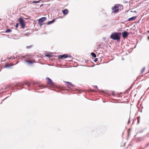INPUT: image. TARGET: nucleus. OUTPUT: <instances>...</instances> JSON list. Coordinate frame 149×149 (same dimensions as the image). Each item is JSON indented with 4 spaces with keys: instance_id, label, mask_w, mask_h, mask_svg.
<instances>
[{
    "instance_id": "nucleus-37",
    "label": "nucleus",
    "mask_w": 149,
    "mask_h": 149,
    "mask_svg": "<svg viewBox=\"0 0 149 149\" xmlns=\"http://www.w3.org/2000/svg\"><path fill=\"white\" fill-rule=\"evenodd\" d=\"M15 58H13V59H15Z\"/></svg>"
},
{
    "instance_id": "nucleus-9",
    "label": "nucleus",
    "mask_w": 149,
    "mask_h": 149,
    "mask_svg": "<svg viewBox=\"0 0 149 149\" xmlns=\"http://www.w3.org/2000/svg\"><path fill=\"white\" fill-rule=\"evenodd\" d=\"M136 16H133L131 18H129L127 20V21H130L133 20H134V19H136Z\"/></svg>"
},
{
    "instance_id": "nucleus-13",
    "label": "nucleus",
    "mask_w": 149,
    "mask_h": 149,
    "mask_svg": "<svg viewBox=\"0 0 149 149\" xmlns=\"http://www.w3.org/2000/svg\"><path fill=\"white\" fill-rule=\"evenodd\" d=\"M66 83L68 84V85L69 86H73V85L71 83L69 82H65Z\"/></svg>"
},
{
    "instance_id": "nucleus-17",
    "label": "nucleus",
    "mask_w": 149,
    "mask_h": 149,
    "mask_svg": "<svg viewBox=\"0 0 149 149\" xmlns=\"http://www.w3.org/2000/svg\"><path fill=\"white\" fill-rule=\"evenodd\" d=\"M6 66L4 67V68H9V66H8V63H6Z\"/></svg>"
},
{
    "instance_id": "nucleus-5",
    "label": "nucleus",
    "mask_w": 149,
    "mask_h": 149,
    "mask_svg": "<svg viewBox=\"0 0 149 149\" xmlns=\"http://www.w3.org/2000/svg\"><path fill=\"white\" fill-rule=\"evenodd\" d=\"M58 57L60 58H65L67 57H71V56L66 54H63V55H59L58 56Z\"/></svg>"
},
{
    "instance_id": "nucleus-7",
    "label": "nucleus",
    "mask_w": 149,
    "mask_h": 149,
    "mask_svg": "<svg viewBox=\"0 0 149 149\" xmlns=\"http://www.w3.org/2000/svg\"><path fill=\"white\" fill-rule=\"evenodd\" d=\"M46 79L47 80V81L48 83L49 84H53V82L51 79H50L49 77H47L46 78Z\"/></svg>"
},
{
    "instance_id": "nucleus-29",
    "label": "nucleus",
    "mask_w": 149,
    "mask_h": 149,
    "mask_svg": "<svg viewBox=\"0 0 149 149\" xmlns=\"http://www.w3.org/2000/svg\"><path fill=\"white\" fill-rule=\"evenodd\" d=\"M147 33H149V31H147Z\"/></svg>"
},
{
    "instance_id": "nucleus-26",
    "label": "nucleus",
    "mask_w": 149,
    "mask_h": 149,
    "mask_svg": "<svg viewBox=\"0 0 149 149\" xmlns=\"http://www.w3.org/2000/svg\"><path fill=\"white\" fill-rule=\"evenodd\" d=\"M119 8H120V9H122V7H121L120 6H119Z\"/></svg>"
},
{
    "instance_id": "nucleus-15",
    "label": "nucleus",
    "mask_w": 149,
    "mask_h": 149,
    "mask_svg": "<svg viewBox=\"0 0 149 149\" xmlns=\"http://www.w3.org/2000/svg\"><path fill=\"white\" fill-rule=\"evenodd\" d=\"M40 0H39L37 1H33L32 2V3H38L40 2Z\"/></svg>"
},
{
    "instance_id": "nucleus-10",
    "label": "nucleus",
    "mask_w": 149,
    "mask_h": 149,
    "mask_svg": "<svg viewBox=\"0 0 149 149\" xmlns=\"http://www.w3.org/2000/svg\"><path fill=\"white\" fill-rule=\"evenodd\" d=\"M55 20V19H54L53 20H52L51 21L47 23V25H49L50 24H51L53 23Z\"/></svg>"
},
{
    "instance_id": "nucleus-1",
    "label": "nucleus",
    "mask_w": 149,
    "mask_h": 149,
    "mask_svg": "<svg viewBox=\"0 0 149 149\" xmlns=\"http://www.w3.org/2000/svg\"><path fill=\"white\" fill-rule=\"evenodd\" d=\"M121 35V33H114L111 34L110 36L111 38L113 40H119L120 39V36Z\"/></svg>"
},
{
    "instance_id": "nucleus-34",
    "label": "nucleus",
    "mask_w": 149,
    "mask_h": 149,
    "mask_svg": "<svg viewBox=\"0 0 149 149\" xmlns=\"http://www.w3.org/2000/svg\"><path fill=\"white\" fill-rule=\"evenodd\" d=\"M6 98H7V97H6V98H5L4 99H6Z\"/></svg>"
},
{
    "instance_id": "nucleus-4",
    "label": "nucleus",
    "mask_w": 149,
    "mask_h": 149,
    "mask_svg": "<svg viewBox=\"0 0 149 149\" xmlns=\"http://www.w3.org/2000/svg\"><path fill=\"white\" fill-rule=\"evenodd\" d=\"M46 17H42L39 19L38 24L41 26L42 24V23L44 22L46 19Z\"/></svg>"
},
{
    "instance_id": "nucleus-2",
    "label": "nucleus",
    "mask_w": 149,
    "mask_h": 149,
    "mask_svg": "<svg viewBox=\"0 0 149 149\" xmlns=\"http://www.w3.org/2000/svg\"><path fill=\"white\" fill-rule=\"evenodd\" d=\"M119 6H120L122 7V8H123V6H122L118 4L116 5L113 8V13H116L118 11Z\"/></svg>"
},
{
    "instance_id": "nucleus-31",
    "label": "nucleus",
    "mask_w": 149,
    "mask_h": 149,
    "mask_svg": "<svg viewBox=\"0 0 149 149\" xmlns=\"http://www.w3.org/2000/svg\"><path fill=\"white\" fill-rule=\"evenodd\" d=\"M130 122V121L129 120L128 122V124H129Z\"/></svg>"
},
{
    "instance_id": "nucleus-18",
    "label": "nucleus",
    "mask_w": 149,
    "mask_h": 149,
    "mask_svg": "<svg viewBox=\"0 0 149 149\" xmlns=\"http://www.w3.org/2000/svg\"><path fill=\"white\" fill-rule=\"evenodd\" d=\"M45 56H46V57H49L50 56V55L49 54H46L45 55Z\"/></svg>"
},
{
    "instance_id": "nucleus-32",
    "label": "nucleus",
    "mask_w": 149,
    "mask_h": 149,
    "mask_svg": "<svg viewBox=\"0 0 149 149\" xmlns=\"http://www.w3.org/2000/svg\"><path fill=\"white\" fill-rule=\"evenodd\" d=\"M122 59L123 60V59H124L123 58H122Z\"/></svg>"
},
{
    "instance_id": "nucleus-22",
    "label": "nucleus",
    "mask_w": 149,
    "mask_h": 149,
    "mask_svg": "<svg viewBox=\"0 0 149 149\" xmlns=\"http://www.w3.org/2000/svg\"><path fill=\"white\" fill-rule=\"evenodd\" d=\"M139 118H140V117H139L138 118V123H139Z\"/></svg>"
},
{
    "instance_id": "nucleus-27",
    "label": "nucleus",
    "mask_w": 149,
    "mask_h": 149,
    "mask_svg": "<svg viewBox=\"0 0 149 149\" xmlns=\"http://www.w3.org/2000/svg\"><path fill=\"white\" fill-rule=\"evenodd\" d=\"M26 36H27L28 34L27 33H25L24 34Z\"/></svg>"
},
{
    "instance_id": "nucleus-36",
    "label": "nucleus",
    "mask_w": 149,
    "mask_h": 149,
    "mask_svg": "<svg viewBox=\"0 0 149 149\" xmlns=\"http://www.w3.org/2000/svg\"><path fill=\"white\" fill-rule=\"evenodd\" d=\"M92 91H94V90H92Z\"/></svg>"
},
{
    "instance_id": "nucleus-24",
    "label": "nucleus",
    "mask_w": 149,
    "mask_h": 149,
    "mask_svg": "<svg viewBox=\"0 0 149 149\" xmlns=\"http://www.w3.org/2000/svg\"><path fill=\"white\" fill-rule=\"evenodd\" d=\"M12 58L11 57H9L8 58V59L9 60H10V59H11Z\"/></svg>"
},
{
    "instance_id": "nucleus-38",
    "label": "nucleus",
    "mask_w": 149,
    "mask_h": 149,
    "mask_svg": "<svg viewBox=\"0 0 149 149\" xmlns=\"http://www.w3.org/2000/svg\"><path fill=\"white\" fill-rule=\"evenodd\" d=\"M148 145H149V144H148L147 145V146H148Z\"/></svg>"
},
{
    "instance_id": "nucleus-20",
    "label": "nucleus",
    "mask_w": 149,
    "mask_h": 149,
    "mask_svg": "<svg viewBox=\"0 0 149 149\" xmlns=\"http://www.w3.org/2000/svg\"><path fill=\"white\" fill-rule=\"evenodd\" d=\"M97 61V58H95L94 61L95 62H96Z\"/></svg>"
},
{
    "instance_id": "nucleus-14",
    "label": "nucleus",
    "mask_w": 149,
    "mask_h": 149,
    "mask_svg": "<svg viewBox=\"0 0 149 149\" xmlns=\"http://www.w3.org/2000/svg\"><path fill=\"white\" fill-rule=\"evenodd\" d=\"M11 31H12V30H11V29H8L6 31V32L9 33V32H11Z\"/></svg>"
},
{
    "instance_id": "nucleus-3",
    "label": "nucleus",
    "mask_w": 149,
    "mask_h": 149,
    "mask_svg": "<svg viewBox=\"0 0 149 149\" xmlns=\"http://www.w3.org/2000/svg\"><path fill=\"white\" fill-rule=\"evenodd\" d=\"M18 20L19 23L22 26V28H24L25 26V25L23 19L22 17H20Z\"/></svg>"
},
{
    "instance_id": "nucleus-12",
    "label": "nucleus",
    "mask_w": 149,
    "mask_h": 149,
    "mask_svg": "<svg viewBox=\"0 0 149 149\" xmlns=\"http://www.w3.org/2000/svg\"><path fill=\"white\" fill-rule=\"evenodd\" d=\"M91 56L95 58L96 57V54L94 52H92L91 53Z\"/></svg>"
},
{
    "instance_id": "nucleus-25",
    "label": "nucleus",
    "mask_w": 149,
    "mask_h": 149,
    "mask_svg": "<svg viewBox=\"0 0 149 149\" xmlns=\"http://www.w3.org/2000/svg\"><path fill=\"white\" fill-rule=\"evenodd\" d=\"M26 85H27V86L28 87H29V84H26Z\"/></svg>"
},
{
    "instance_id": "nucleus-30",
    "label": "nucleus",
    "mask_w": 149,
    "mask_h": 149,
    "mask_svg": "<svg viewBox=\"0 0 149 149\" xmlns=\"http://www.w3.org/2000/svg\"><path fill=\"white\" fill-rule=\"evenodd\" d=\"M148 39L149 40V36L148 37Z\"/></svg>"
},
{
    "instance_id": "nucleus-35",
    "label": "nucleus",
    "mask_w": 149,
    "mask_h": 149,
    "mask_svg": "<svg viewBox=\"0 0 149 149\" xmlns=\"http://www.w3.org/2000/svg\"><path fill=\"white\" fill-rule=\"evenodd\" d=\"M6 98H7V97H6V98H5L4 99H6Z\"/></svg>"
},
{
    "instance_id": "nucleus-16",
    "label": "nucleus",
    "mask_w": 149,
    "mask_h": 149,
    "mask_svg": "<svg viewBox=\"0 0 149 149\" xmlns=\"http://www.w3.org/2000/svg\"><path fill=\"white\" fill-rule=\"evenodd\" d=\"M145 67L143 68V69H142V70H141V73H142L145 70Z\"/></svg>"
},
{
    "instance_id": "nucleus-11",
    "label": "nucleus",
    "mask_w": 149,
    "mask_h": 149,
    "mask_svg": "<svg viewBox=\"0 0 149 149\" xmlns=\"http://www.w3.org/2000/svg\"><path fill=\"white\" fill-rule=\"evenodd\" d=\"M25 62L28 63H29L30 65L33 63V62L31 61H28V60L25 61Z\"/></svg>"
},
{
    "instance_id": "nucleus-33",
    "label": "nucleus",
    "mask_w": 149,
    "mask_h": 149,
    "mask_svg": "<svg viewBox=\"0 0 149 149\" xmlns=\"http://www.w3.org/2000/svg\"><path fill=\"white\" fill-rule=\"evenodd\" d=\"M6 98H7V97H6V98H5L4 99H6Z\"/></svg>"
},
{
    "instance_id": "nucleus-28",
    "label": "nucleus",
    "mask_w": 149,
    "mask_h": 149,
    "mask_svg": "<svg viewBox=\"0 0 149 149\" xmlns=\"http://www.w3.org/2000/svg\"><path fill=\"white\" fill-rule=\"evenodd\" d=\"M43 4H42L40 6V7H41V6H43Z\"/></svg>"
},
{
    "instance_id": "nucleus-19",
    "label": "nucleus",
    "mask_w": 149,
    "mask_h": 149,
    "mask_svg": "<svg viewBox=\"0 0 149 149\" xmlns=\"http://www.w3.org/2000/svg\"><path fill=\"white\" fill-rule=\"evenodd\" d=\"M18 24L17 23L15 25V27L16 28H17L18 27Z\"/></svg>"
},
{
    "instance_id": "nucleus-8",
    "label": "nucleus",
    "mask_w": 149,
    "mask_h": 149,
    "mask_svg": "<svg viewBox=\"0 0 149 149\" xmlns=\"http://www.w3.org/2000/svg\"><path fill=\"white\" fill-rule=\"evenodd\" d=\"M62 12L64 15H66L68 13V9H65L62 11Z\"/></svg>"
},
{
    "instance_id": "nucleus-6",
    "label": "nucleus",
    "mask_w": 149,
    "mask_h": 149,
    "mask_svg": "<svg viewBox=\"0 0 149 149\" xmlns=\"http://www.w3.org/2000/svg\"><path fill=\"white\" fill-rule=\"evenodd\" d=\"M129 34V33L125 31L122 33L123 38H127Z\"/></svg>"
},
{
    "instance_id": "nucleus-21",
    "label": "nucleus",
    "mask_w": 149,
    "mask_h": 149,
    "mask_svg": "<svg viewBox=\"0 0 149 149\" xmlns=\"http://www.w3.org/2000/svg\"><path fill=\"white\" fill-rule=\"evenodd\" d=\"M94 87L96 88L97 89L98 87L97 86H94Z\"/></svg>"
},
{
    "instance_id": "nucleus-23",
    "label": "nucleus",
    "mask_w": 149,
    "mask_h": 149,
    "mask_svg": "<svg viewBox=\"0 0 149 149\" xmlns=\"http://www.w3.org/2000/svg\"><path fill=\"white\" fill-rule=\"evenodd\" d=\"M31 47V46H28L27 47V48H29Z\"/></svg>"
}]
</instances>
